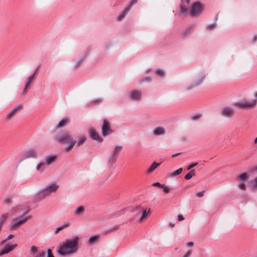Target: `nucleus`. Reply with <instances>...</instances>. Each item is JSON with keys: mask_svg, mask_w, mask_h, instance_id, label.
<instances>
[{"mask_svg": "<svg viewBox=\"0 0 257 257\" xmlns=\"http://www.w3.org/2000/svg\"><path fill=\"white\" fill-rule=\"evenodd\" d=\"M60 230H61V228L60 227L57 228L55 231V234L58 233Z\"/></svg>", "mask_w": 257, "mask_h": 257, "instance_id": "nucleus-57", "label": "nucleus"}, {"mask_svg": "<svg viewBox=\"0 0 257 257\" xmlns=\"http://www.w3.org/2000/svg\"><path fill=\"white\" fill-rule=\"evenodd\" d=\"M39 151L35 148H29L23 151L18 159V162L21 163L27 159H37L38 158Z\"/></svg>", "mask_w": 257, "mask_h": 257, "instance_id": "nucleus-4", "label": "nucleus"}, {"mask_svg": "<svg viewBox=\"0 0 257 257\" xmlns=\"http://www.w3.org/2000/svg\"><path fill=\"white\" fill-rule=\"evenodd\" d=\"M37 70H38V68H37L35 69V70L34 71V73H33V74L31 75V76H33V77H34L35 75L36 74V72H37Z\"/></svg>", "mask_w": 257, "mask_h": 257, "instance_id": "nucleus-60", "label": "nucleus"}, {"mask_svg": "<svg viewBox=\"0 0 257 257\" xmlns=\"http://www.w3.org/2000/svg\"><path fill=\"white\" fill-rule=\"evenodd\" d=\"M149 212V210L148 212L146 210H144L143 211L142 216H141V217L140 220H142V219H143L145 218H146L147 217Z\"/></svg>", "mask_w": 257, "mask_h": 257, "instance_id": "nucleus-39", "label": "nucleus"}, {"mask_svg": "<svg viewBox=\"0 0 257 257\" xmlns=\"http://www.w3.org/2000/svg\"><path fill=\"white\" fill-rule=\"evenodd\" d=\"M204 191L199 192L196 194V196L198 197H201L203 196Z\"/></svg>", "mask_w": 257, "mask_h": 257, "instance_id": "nucleus-51", "label": "nucleus"}, {"mask_svg": "<svg viewBox=\"0 0 257 257\" xmlns=\"http://www.w3.org/2000/svg\"><path fill=\"white\" fill-rule=\"evenodd\" d=\"M169 225L171 227H173L174 226V225H175V224L171 222V223H169Z\"/></svg>", "mask_w": 257, "mask_h": 257, "instance_id": "nucleus-61", "label": "nucleus"}, {"mask_svg": "<svg viewBox=\"0 0 257 257\" xmlns=\"http://www.w3.org/2000/svg\"><path fill=\"white\" fill-rule=\"evenodd\" d=\"M100 238V235L97 234L90 237L88 240V244L90 245H93L94 243L98 241Z\"/></svg>", "mask_w": 257, "mask_h": 257, "instance_id": "nucleus-21", "label": "nucleus"}, {"mask_svg": "<svg viewBox=\"0 0 257 257\" xmlns=\"http://www.w3.org/2000/svg\"><path fill=\"white\" fill-rule=\"evenodd\" d=\"M23 105L22 104H19L18 106L13 109L6 116L5 119L7 121L11 120L16 114L17 112L23 108Z\"/></svg>", "mask_w": 257, "mask_h": 257, "instance_id": "nucleus-13", "label": "nucleus"}, {"mask_svg": "<svg viewBox=\"0 0 257 257\" xmlns=\"http://www.w3.org/2000/svg\"><path fill=\"white\" fill-rule=\"evenodd\" d=\"M180 154H181V153H176V154H173V155H172V157H176V156L179 155Z\"/></svg>", "mask_w": 257, "mask_h": 257, "instance_id": "nucleus-62", "label": "nucleus"}, {"mask_svg": "<svg viewBox=\"0 0 257 257\" xmlns=\"http://www.w3.org/2000/svg\"><path fill=\"white\" fill-rule=\"evenodd\" d=\"M69 123V119L68 118H63L59 122L57 127L59 128L63 127Z\"/></svg>", "mask_w": 257, "mask_h": 257, "instance_id": "nucleus-22", "label": "nucleus"}, {"mask_svg": "<svg viewBox=\"0 0 257 257\" xmlns=\"http://www.w3.org/2000/svg\"><path fill=\"white\" fill-rule=\"evenodd\" d=\"M31 215L25 216L22 215L15 218L13 222L10 225V228L12 229H17L22 224L25 223L27 221L31 218Z\"/></svg>", "mask_w": 257, "mask_h": 257, "instance_id": "nucleus-5", "label": "nucleus"}, {"mask_svg": "<svg viewBox=\"0 0 257 257\" xmlns=\"http://www.w3.org/2000/svg\"><path fill=\"white\" fill-rule=\"evenodd\" d=\"M89 52H84L83 54L79 58L78 61L76 63L75 65H79L81 63H82L83 61V60L86 58Z\"/></svg>", "mask_w": 257, "mask_h": 257, "instance_id": "nucleus-24", "label": "nucleus"}, {"mask_svg": "<svg viewBox=\"0 0 257 257\" xmlns=\"http://www.w3.org/2000/svg\"><path fill=\"white\" fill-rule=\"evenodd\" d=\"M184 219V217L182 215L179 214L178 215V221H181L183 220Z\"/></svg>", "mask_w": 257, "mask_h": 257, "instance_id": "nucleus-52", "label": "nucleus"}, {"mask_svg": "<svg viewBox=\"0 0 257 257\" xmlns=\"http://www.w3.org/2000/svg\"><path fill=\"white\" fill-rule=\"evenodd\" d=\"M238 187L242 190H245V184L244 182H241L238 185Z\"/></svg>", "mask_w": 257, "mask_h": 257, "instance_id": "nucleus-44", "label": "nucleus"}, {"mask_svg": "<svg viewBox=\"0 0 257 257\" xmlns=\"http://www.w3.org/2000/svg\"><path fill=\"white\" fill-rule=\"evenodd\" d=\"M102 102V99L101 98H98L94 100L90 103V105H94L97 104H99Z\"/></svg>", "mask_w": 257, "mask_h": 257, "instance_id": "nucleus-33", "label": "nucleus"}, {"mask_svg": "<svg viewBox=\"0 0 257 257\" xmlns=\"http://www.w3.org/2000/svg\"><path fill=\"white\" fill-rule=\"evenodd\" d=\"M187 246L188 247H191L193 246V243L192 242H189L187 243Z\"/></svg>", "mask_w": 257, "mask_h": 257, "instance_id": "nucleus-56", "label": "nucleus"}, {"mask_svg": "<svg viewBox=\"0 0 257 257\" xmlns=\"http://www.w3.org/2000/svg\"><path fill=\"white\" fill-rule=\"evenodd\" d=\"M122 146H116L107 159V163L112 166L117 160L118 156L122 150Z\"/></svg>", "mask_w": 257, "mask_h": 257, "instance_id": "nucleus-7", "label": "nucleus"}, {"mask_svg": "<svg viewBox=\"0 0 257 257\" xmlns=\"http://www.w3.org/2000/svg\"><path fill=\"white\" fill-rule=\"evenodd\" d=\"M11 199L10 198H6L4 200V202L5 204H8L11 203Z\"/></svg>", "mask_w": 257, "mask_h": 257, "instance_id": "nucleus-50", "label": "nucleus"}, {"mask_svg": "<svg viewBox=\"0 0 257 257\" xmlns=\"http://www.w3.org/2000/svg\"><path fill=\"white\" fill-rule=\"evenodd\" d=\"M182 172V168H180L177 170L175 171L174 172H172L171 176L172 177H174L176 176H177L179 174H180Z\"/></svg>", "mask_w": 257, "mask_h": 257, "instance_id": "nucleus-34", "label": "nucleus"}, {"mask_svg": "<svg viewBox=\"0 0 257 257\" xmlns=\"http://www.w3.org/2000/svg\"><path fill=\"white\" fill-rule=\"evenodd\" d=\"M161 163H157L154 161L150 166V167L148 169L147 172L150 174L154 171L156 169H157L160 165Z\"/></svg>", "mask_w": 257, "mask_h": 257, "instance_id": "nucleus-20", "label": "nucleus"}, {"mask_svg": "<svg viewBox=\"0 0 257 257\" xmlns=\"http://www.w3.org/2000/svg\"><path fill=\"white\" fill-rule=\"evenodd\" d=\"M45 165L44 163H40L37 164L36 167V169L38 171L40 172V169L42 167H43Z\"/></svg>", "mask_w": 257, "mask_h": 257, "instance_id": "nucleus-42", "label": "nucleus"}, {"mask_svg": "<svg viewBox=\"0 0 257 257\" xmlns=\"http://www.w3.org/2000/svg\"><path fill=\"white\" fill-rule=\"evenodd\" d=\"M142 92L138 90H133L128 94V98L134 101H139L142 99Z\"/></svg>", "mask_w": 257, "mask_h": 257, "instance_id": "nucleus-11", "label": "nucleus"}, {"mask_svg": "<svg viewBox=\"0 0 257 257\" xmlns=\"http://www.w3.org/2000/svg\"><path fill=\"white\" fill-rule=\"evenodd\" d=\"M195 175V170H191L189 172H188L184 177L185 180H189L193 176Z\"/></svg>", "mask_w": 257, "mask_h": 257, "instance_id": "nucleus-28", "label": "nucleus"}, {"mask_svg": "<svg viewBox=\"0 0 257 257\" xmlns=\"http://www.w3.org/2000/svg\"><path fill=\"white\" fill-rule=\"evenodd\" d=\"M195 26L190 25L184 28L181 32V37L183 39L188 38L193 33L192 30L194 28Z\"/></svg>", "mask_w": 257, "mask_h": 257, "instance_id": "nucleus-14", "label": "nucleus"}, {"mask_svg": "<svg viewBox=\"0 0 257 257\" xmlns=\"http://www.w3.org/2000/svg\"><path fill=\"white\" fill-rule=\"evenodd\" d=\"M181 3L188 6L190 4L191 0H182Z\"/></svg>", "mask_w": 257, "mask_h": 257, "instance_id": "nucleus-49", "label": "nucleus"}, {"mask_svg": "<svg viewBox=\"0 0 257 257\" xmlns=\"http://www.w3.org/2000/svg\"><path fill=\"white\" fill-rule=\"evenodd\" d=\"M84 207L83 206H79L76 208L74 211V213L76 216H80L84 213Z\"/></svg>", "mask_w": 257, "mask_h": 257, "instance_id": "nucleus-23", "label": "nucleus"}, {"mask_svg": "<svg viewBox=\"0 0 257 257\" xmlns=\"http://www.w3.org/2000/svg\"><path fill=\"white\" fill-rule=\"evenodd\" d=\"M254 142L255 144L257 143V137L255 138V139H254Z\"/></svg>", "mask_w": 257, "mask_h": 257, "instance_id": "nucleus-63", "label": "nucleus"}, {"mask_svg": "<svg viewBox=\"0 0 257 257\" xmlns=\"http://www.w3.org/2000/svg\"><path fill=\"white\" fill-rule=\"evenodd\" d=\"M221 114L226 117L232 116L234 115L233 109L228 107H225L221 109Z\"/></svg>", "mask_w": 257, "mask_h": 257, "instance_id": "nucleus-17", "label": "nucleus"}, {"mask_svg": "<svg viewBox=\"0 0 257 257\" xmlns=\"http://www.w3.org/2000/svg\"><path fill=\"white\" fill-rule=\"evenodd\" d=\"M155 74L159 77H162L165 75V72L163 69H158L155 71Z\"/></svg>", "mask_w": 257, "mask_h": 257, "instance_id": "nucleus-27", "label": "nucleus"}, {"mask_svg": "<svg viewBox=\"0 0 257 257\" xmlns=\"http://www.w3.org/2000/svg\"><path fill=\"white\" fill-rule=\"evenodd\" d=\"M47 257H54V256L52 254V250L50 249H48L47 250Z\"/></svg>", "mask_w": 257, "mask_h": 257, "instance_id": "nucleus-45", "label": "nucleus"}, {"mask_svg": "<svg viewBox=\"0 0 257 257\" xmlns=\"http://www.w3.org/2000/svg\"><path fill=\"white\" fill-rule=\"evenodd\" d=\"M45 255V253L44 252H42L39 254L36 257H44Z\"/></svg>", "mask_w": 257, "mask_h": 257, "instance_id": "nucleus-55", "label": "nucleus"}, {"mask_svg": "<svg viewBox=\"0 0 257 257\" xmlns=\"http://www.w3.org/2000/svg\"><path fill=\"white\" fill-rule=\"evenodd\" d=\"M28 86H26V85H25V88H24V89H23V93H26V92H27V90H28Z\"/></svg>", "mask_w": 257, "mask_h": 257, "instance_id": "nucleus-58", "label": "nucleus"}, {"mask_svg": "<svg viewBox=\"0 0 257 257\" xmlns=\"http://www.w3.org/2000/svg\"><path fill=\"white\" fill-rule=\"evenodd\" d=\"M89 134L92 140L97 141L99 142H103V139L99 136L94 129L90 128Z\"/></svg>", "mask_w": 257, "mask_h": 257, "instance_id": "nucleus-16", "label": "nucleus"}, {"mask_svg": "<svg viewBox=\"0 0 257 257\" xmlns=\"http://www.w3.org/2000/svg\"><path fill=\"white\" fill-rule=\"evenodd\" d=\"M13 237H14V235L12 234L9 235L8 237L6 239L2 240L0 242V246H3L4 244H5L8 240H10V239H12L13 238Z\"/></svg>", "mask_w": 257, "mask_h": 257, "instance_id": "nucleus-32", "label": "nucleus"}, {"mask_svg": "<svg viewBox=\"0 0 257 257\" xmlns=\"http://www.w3.org/2000/svg\"><path fill=\"white\" fill-rule=\"evenodd\" d=\"M79 240L78 236L66 239L58 247L57 252L59 255L64 256L77 252Z\"/></svg>", "mask_w": 257, "mask_h": 257, "instance_id": "nucleus-1", "label": "nucleus"}, {"mask_svg": "<svg viewBox=\"0 0 257 257\" xmlns=\"http://www.w3.org/2000/svg\"><path fill=\"white\" fill-rule=\"evenodd\" d=\"M216 27V23H212L209 24L207 26V30H212L214 29Z\"/></svg>", "mask_w": 257, "mask_h": 257, "instance_id": "nucleus-36", "label": "nucleus"}, {"mask_svg": "<svg viewBox=\"0 0 257 257\" xmlns=\"http://www.w3.org/2000/svg\"><path fill=\"white\" fill-rule=\"evenodd\" d=\"M57 156L56 155H50L45 157V160L46 161V164L50 165L53 162H54L57 158Z\"/></svg>", "mask_w": 257, "mask_h": 257, "instance_id": "nucleus-18", "label": "nucleus"}, {"mask_svg": "<svg viewBox=\"0 0 257 257\" xmlns=\"http://www.w3.org/2000/svg\"><path fill=\"white\" fill-rule=\"evenodd\" d=\"M69 226H70V223H66L64 224L63 225H61V226H60L59 227H60L61 230H62V229H64L65 228H66V227H68Z\"/></svg>", "mask_w": 257, "mask_h": 257, "instance_id": "nucleus-47", "label": "nucleus"}, {"mask_svg": "<svg viewBox=\"0 0 257 257\" xmlns=\"http://www.w3.org/2000/svg\"><path fill=\"white\" fill-rule=\"evenodd\" d=\"M205 78V75H202L200 78L195 80L193 82L188 85L185 88V90L190 91L195 87L200 85Z\"/></svg>", "mask_w": 257, "mask_h": 257, "instance_id": "nucleus-10", "label": "nucleus"}, {"mask_svg": "<svg viewBox=\"0 0 257 257\" xmlns=\"http://www.w3.org/2000/svg\"><path fill=\"white\" fill-rule=\"evenodd\" d=\"M257 40V35H254L253 37H252V43H255Z\"/></svg>", "mask_w": 257, "mask_h": 257, "instance_id": "nucleus-54", "label": "nucleus"}, {"mask_svg": "<svg viewBox=\"0 0 257 257\" xmlns=\"http://www.w3.org/2000/svg\"><path fill=\"white\" fill-rule=\"evenodd\" d=\"M17 244H6L5 246L0 250V256H2L4 254H8L12 250H13L17 246Z\"/></svg>", "mask_w": 257, "mask_h": 257, "instance_id": "nucleus-15", "label": "nucleus"}, {"mask_svg": "<svg viewBox=\"0 0 257 257\" xmlns=\"http://www.w3.org/2000/svg\"><path fill=\"white\" fill-rule=\"evenodd\" d=\"M58 185L55 183H51L41 189L33 197V201L38 202L49 196L51 193L56 192Z\"/></svg>", "mask_w": 257, "mask_h": 257, "instance_id": "nucleus-3", "label": "nucleus"}, {"mask_svg": "<svg viewBox=\"0 0 257 257\" xmlns=\"http://www.w3.org/2000/svg\"><path fill=\"white\" fill-rule=\"evenodd\" d=\"M29 212V210H27L26 212H25V214L28 213Z\"/></svg>", "mask_w": 257, "mask_h": 257, "instance_id": "nucleus-64", "label": "nucleus"}, {"mask_svg": "<svg viewBox=\"0 0 257 257\" xmlns=\"http://www.w3.org/2000/svg\"><path fill=\"white\" fill-rule=\"evenodd\" d=\"M138 0H131L129 4L126 6L117 16L116 20L118 22L122 21L127 15L132 7L137 4Z\"/></svg>", "mask_w": 257, "mask_h": 257, "instance_id": "nucleus-8", "label": "nucleus"}, {"mask_svg": "<svg viewBox=\"0 0 257 257\" xmlns=\"http://www.w3.org/2000/svg\"><path fill=\"white\" fill-rule=\"evenodd\" d=\"M191 254V251H188L186 253H185L183 257H189Z\"/></svg>", "mask_w": 257, "mask_h": 257, "instance_id": "nucleus-53", "label": "nucleus"}, {"mask_svg": "<svg viewBox=\"0 0 257 257\" xmlns=\"http://www.w3.org/2000/svg\"><path fill=\"white\" fill-rule=\"evenodd\" d=\"M188 11L187 5H186L181 3L180 6V13L181 14L186 13Z\"/></svg>", "mask_w": 257, "mask_h": 257, "instance_id": "nucleus-26", "label": "nucleus"}, {"mask_svg": "<svg viewBox=\"0 0 257 257\" xmlns=\"http://www.w3.org/2000/svg\"><path fill=\"white\" fill-rule=\"evenodd\" d=\"M247 178V176L246 173H243L241 174V175H240L238 177V179L245 181L246 180Z\"/></svg>", "mask_w": 257, "mask_h": 257, "instance_id": "nucleus-35", "label": "nucleus"}, {"mask_svg": "<svg viewBox=\"0 0 257 257\" xmlns=\"http://www.w3.org/2000/svg\"><path fill=\"white\" fill-rule=\"evenodd\" d=\"M237 105L241 108H253L256 105V100H243L238 102Z\"/></svg>", "mask_w": 257, "mask_h": 257, "instance_id": "nucleus-12", "label": "nucleus"}, {"mask_svg": "<svg viewBox=\"0 0 257 257\" xmlns=\"http://www.w3.org/2000/svg\"><path fill=\"white\" fill-rule=\"evenodd\" d=\"M86 138L85 136H80L79 137L78 141H76V146L79 147V146L83 144L86 141Z\"/></svg>", "mask_w": 257, "mask_h": 257, "instance_id": "nucleus-25", "label": "nucleus"}, {"mask_svg": "<svg viewBox=\"0 0 257 257\" xmlns=\"http://www.w3.org/2000/svg\"><path fill=\"white\" fill-rule=\"evenodd\" d=\"M252 187L253 189H257V177L255 178Z\"/></svg>", "mask_w": 257, "mask_h": 257, "instance_id": "nucleus-46", "label": "nucleus"}, {"mask_svg": "<svg viewBox=\"0 0 257 257\" xmlns=\"http://www.w3.org/2000/svg\"><path fill=\"white\" fill-rule=\"evenodd\" d=\"M161 188H163V191L166 193H169L170 191V188L165 184H163Z\"/></svg>", "mask_w": 257, "mask_h": 257, "instance_id": "nucleus-37", "label": "nucleus"}, {"mask_svg": "<svg viewBox=\"0 0 257 257\" xmlns=\"http://www.w3.org/2000/svg\"><path fill=\"white\" fill-rule=\"evenodd\" d=\"M55 141L61 145H68L65 148V152H69L72 149L76 143V141L74 139L72 133L69 131H62L60 132L55 136Z\"/></svg>", "mask_w": 257, "mask_h": 257, "instance_id": "nucleus-2", "label": "nucleus"}, {"mask_svg": "<svg viewBox=\"0 0 257 257\" xmlns=\"http://www.w3.org/2000/svg\"><path fill=\"white\" fill-rule=\"evenodd\" d=\"M101 130L102 134L103 137H106L113 133V131L110 128L109 122L106 119L103 120Z\"/></svg>", "mask_w": 257, "mask_h": 257, "instance_id": "nucleus-9", "label": "nucleus"}, {"mask_svg": "<svg viewBox=\"0 0 257 257\" xmlns=\"http://www.w3.org/2000/svg\"><path fill=\"white\" fill-rule=\"evenodd\" d=\"M37 252V248L36 246H32L30 249V253L31 254H35Z\"/></svg>", "mask_w": 257, "mask_h": 257, "instance_id": "nucleus-40", "label": "nucleus"}, {"mask_svg": "<svg viewBox=\"0 0 257 257\" xmlns=\"http://www.w3.org/2000/svg\"><path fill=\"white\" fill-rule=\"evenodd\" d=\"M202 115V114L200 113L194 114L191 116V119L193 121L198 120L201 117Z\"/></svg>", "mask_w": 257, "mask_h": 257, "instance_id": "nucleus-30", "label": "nucleus"}, {"mask_svg": "<svg viewBox=\"0 0 257 257\" xmlns=\"http://www.w3.org/2000/svg\"><path fill=\"white\" fill-rule=\"evenodd\" d=\"M33 78L34 77H33V76H31V75L28 78L26 84V86H29V85L31 83V81L33 80Z\"/></svg>", "mask_w": 257, "mask_h": 257, "instance_id": "nucleus-41", "label": "nucleus"}, {"mask_svg": "<svg viewBox=\"0 0 257 257\" xmlns=\"http://www.w3.org/2000/svg\"><path fill=\"white\" fill-rule=\"evenodd\" d=\"M165 130L162 127H157L154 130V134L156 136H161L165 134Z\"/></svg>", "mask_w": 257, "mask_h": 257, "instance_id": "nucleus-19", "label": "nucleus"}, {"mask_svg": "<svg viewBox=\"0 0 257 257\" xmlns=\"http://www.w3.org/2000/svg\"><path fill=\"white\" fill-rule=\"evenodd\" d=\"M141 210L142 206L141 205H138L132 210V212H138L140 213Z\"/></svg>", "mask_w": 257, "mask_h": 257, "instance_id": "nucleus-38", "label": "nucleus"}, {"mask_svg": "<svg viewBox=\"0 0 257 257\" xmlns=\"http://www.w3.org/2000/svg\"><path fill=\"white\" fill-rule=\"evenodd\" d=\"M198 164L197 163H192L191 164H190V165H189L188 167H187V169L188 170H191L192 168H193V167H195L196 166H197Z\"/></svg>", "mask_w": 257, "mask_h": 257, "instance_id": "nucleus-43", "label": "nucleus"}, {"mask_svg": "<svg viewBox=\"0 0 257 257\" xmlns=\"http://www.w3.org/2000/svg\"><path fill=\"white\" fill-rule=\"evenodd\" d=\"M120 225H116L113 226L112 227L110 228L109 229L106 230L105 232L106 234L109 233L110 232L115 231L117 230H118L120 227Z\"/></svg>", "mask_w": 257, "mask_h": 257, "instance_id": "nucleus-29", "label": "nucleus"}, {"mask_svg": "<svg viewBox=\"0 0 257 257\" xmlns=\"http://www.w3.org/2000/svg\"><path fill=\"white\" fill-rule=\"evenodd\" d=\"M254 96L255 99L253 100H256V104L257 103V92L255 93Z\"/></svg>", "mask_w": 257, "mask_h": 257, "instance_id": "nucleus-59", "label": "nucleus"}, {"mask_svg": "<svg viewBox=\"0 0 257 257\" xmlns=\"http://www.w3.org/2000/svg\"><path fill=\"white\" fill-rule=\"evenodd\" d=\"M9 217V213H7L3 215H2L0 217V222H1L2 224L3 225L4 222Z\"/></svg>", "mask_w": 257, "mask_h": 257, "instance_id": "nucleus-31", "label": "nucleus"}, {"mask_svg": "<svg viewBox=\"0 0 257 257\" xmlns=\"http://www.w3.org/2000/svg\"><path fill=\"white\" fill-rule=\"evenodd\" d=\"M163 184L160 183L159 182H155L152 184L153 186H157L159 188H161L162 187Z\"/></svg>", "mask_w": 257, "mask_h": 257, "instance_id": "nucleus-48", "label": "nucleus"}, {"mask_svg": "<svg viewBox=\"0 0 257 257\" xmlns=\"http://www.w3.org/2000/svg\"><path fill=\"white\" fill-rule=\"evenodd\" d=\"M203 8V6L201 2L199 1L194 2L191 6L189 15L193 17L200 16L202 13L201 10Z\"/></svg>", "mask_w": 257, "mask_h": 257, "instance_id": "nucleus-6", "label": "nucleus"}]
</instances>
